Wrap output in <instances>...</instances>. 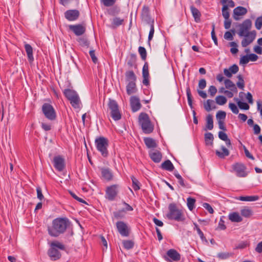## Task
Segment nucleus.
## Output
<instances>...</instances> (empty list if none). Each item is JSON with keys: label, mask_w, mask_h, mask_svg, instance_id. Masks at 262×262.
<instances>
[{"label": "nucleus", "mask_w": 262, "mask_h": 262, "mask_svg": "<svg viewBox=\"0 0 262 262\" xmlns=\"http://www.w3.org/2000/svg\"><path fill=\"white\" fill-rule=\"evenodd\" d=\"M55 168L58 171H62L65 168L64 159L61 156L54 157L53 160Z\"/></svg>", "instance_id": "14"}, {"label": "nucleus", "mask_w": 262, "mask_h": 262, "mask_svg": "<svg viewBox=\"0 0 262 262\" xmlns=\"http://www.w3.org/2000/svg\"><path fill=\"white\" fill-rule=\"evenodd\" d=\"M255 26L257 30H260L262 27V16L258 17L255 21Z\"/></svg>", "instance_id": "56"}, {"label": "nucleus", "mask_w": 262, "mask_h": 262, "mask_svg": "<svg viewBox=\"0 0 262 262\" xmlns=\"http://www.w3.org/2000/svg\"><path fill=\"white\" fill-rule=\"evenodd\" d=\"M107 106L110 116L112 119L114 121H118L121 119L122 115L116 101L110 98Z\"/></svg>", "instance_id": "7"}, {"label": "nucleus", "mask_w": 262, "mask_h": 262, "mask_svg": "<svg viewBox=\"0 0 262 262\" xmlns=\"http://www.w3.org/2000/svg\"><path fill=\"white\" fill-rule=\"evenodd\" d=\"M119 185L114 184L108 186L106 189L105 198L108 201H114L118 193Z\"/></svg>", "instance_id": "11"}, {"label": "nucleus", "mask_w": 262, "mask_h": 262, "mask_svg": "<svg viewBox=\"0 0 262 262\" xmlns=\"http://www.w3.org/2000/svg\"><path fill=\"white\" fill-rule=\"evenodd\" d=\"M139 123L144 134L151 133L154 129V125L151 122L148 115L145 113H141L139 116Z\"/></svg>", "instance_id": "4"}, {"label": "nucleus", "mask_w": 262, "mask_h": 262, "mask_svg": "<svg viewBox=\"0 0 262 262\" xmlns=\"http://www.w3.org/2000/svg\"><path fill=\"white\" fill-rule=\"evenodd\" d=\"M57 249L64 250V246L58 241H54L50 244V248L48 251V254L52 260H56L61 257V253Z\"/></svg>", "instance_id": "5"}, {"label": "nucleus", "mask_w": 262, "mask_h": 262, "mask_svg": "<svg viewBox=\"0 0 262 262\" xmlns=\"http://www.w3.org/2000/svg\"><path fill=\"white\" fill-rule=\"evenodd\" d=\"M77 41L79 45L82 47H88L90 43L87 38L84 37H80L77 39Z\"/></svg>", "instance_id": "49"}, {"label": "nucleus", "mask_w": 262, "mask_h": 262, "mask_svg": "<svg viewBox=\"0 0 262 262\" xmlns=\"http://www.w3.org/2000/svg\"><path fill=\"white\" fill-rule=\"evenodd\" d=\"M195 200L194 198L189 197L187 199V205L188 209L192 211L194 207Z\"/></svg>", "instance_id": "47"}, {"label": "nucleus", "mask_w": 262, "mask_h": 262, "mask_svg": "<svg viewBox=\"0 0 262 262\" xmlns=\"http://www.w3.org/2000/svg\"><path fill=\"white\" fill-rule=\"evenodd\" d=\"M42 113L49 120L53 121L56 118V113L53 106L50 103H45L41 107Z\"/></svg>", "instance_id": "9"}, {"label": "nucleus", "mask_w": 262, "mask_h": 262, "mask_svg": "<svg viewBox=\"0 0 262 262\" xmlns=\"http://www.w3.org/2000/svg\"><path fill=\"white\" fill-rule=\"evenodd\" d=\"M230 254L229 253L221 252V253H218V254H217V257L219 258H221L222 259H227V258H229L230 257Z\"/></svg>", "instance_id": "62"}, {"label": "nucleus", "mask_w": 262, "mask_h": 262, "mask_svg": "<svg viewBox=\"0 0 262 262\" xmlns=\"http://www.w3.org/2000/svg\"><path fill=\"white\" fill-rule=\"evenodd\" d=\"M132 181V187L135 191H137L140 189V182L139 181L133 176L131 177Z\"/></svg>", "instance_id": "42"}, {"label": "nucleus", "mask_w": 262, "mask_h": 262, "mask_svg": "<svg viewBox=\"0 0 262 262\" xmlns=\"http://www.w3.org/2000/svg\"><path fill=\"white\" fill-rule=\"evenodd\" d=\"M247 9L242 6H238L234 9L233 17L235 20H239L242 17L247 14Z\"/></svg>", "instance_id": "18"}, {"label": "nucleus", "mask_w": 262, "mask_h": 262, "mask_svg": "<svg viewBox=\"0 0 262 262\" xmlns=\"http://www.w3.org/2000/svg\"><path fill=\"white\" fill-rule=\"evenodd\" d=\"M226 116V113L223 111H219L216 115V118L217 121H225Z\"/></svg>", "instance_id": "43"}, {"label": "nucleus", "mask_w": 262, "mask_h": 262, "mask_svg": "<svg viewBox=\"0 0 262 262\" xmlns=\"http://www.w3.org/2000/svg\"><path fill=\"white\" fill-rule=\"evenodd\" d=\"M137 91L136 82H128L126 85V93L128 95L136 93Z\"/></svg>", "instance_id": "26"}, {"label": "nucleus", "mask_w": 262, "mask_h": 262, "mask_svg": "<svg viewBox=\"0 0 262 262\" xmlns=\"http://www.w3.org/2000/svg\"><path fill=\"white\" fill-rule=\"evenodd\" d=\"M235 30H231V31H227L225 33L224 37L228 40H232L233 39V34H234Z\"/></svg>", "instance_id": "53"}, {"label": "nucleus", "mask_w": 262, "mask_h": 262, "mask_svg": "<svg viewBox=\"0 0 262 262\" xmlns=\"http://www.w3.org/2000/svg\"><path fill=\"white\" fill-rule=\"evenodd\" d=\"M204 106L205 110L207 112H209L211 110L216 108L214 101L211 99H208L206 102L204 103Z\"/></svg>", "instance_id": "33"}, {"label": "nucleus", "mask_w": 262, "mask_h": 262, "mask_svg": "<svg viewBox=\"0 0 262 262\" xmlns=\"http://www.w3.org/2000/svg\"><path fill=\"white\" fill-rule=\"evenodd\" d=\"M137 59V56L135 54H131L129 56V59L127 61V64L130 67H133L135 64Z\"/></svg>", "instance_id": "52"}, {"label": "nucleus", "mask_w": 262, "mask_h": 262, "mask_svg": "<svg viewBox=\"0 0 262 262\" xmlns=\"http://www.w3.org/2000/svg\"><path fill=\"white\" fill-rule=\"evenodd\" d=\"M142 83L144 85L148 86L149 85V74L148 70V64L147 62H145L142 68Z\"/></svg>", "instance_id": "19"}, {"label": "nucleus", "mask_w": 262, "mask_h": 262, "mask_svg": "<svg viewBox=\"0 0 262 262\" xmlns=\"http://www.w3.org/2000/svg\"><path fill=\"white\" fill-rule=\"evenodd\" d=\"M222 150H223V152L219 151V150H216L215 154L216 155L220 158L223 159L226 156H228L229 155V150L224 146H222Z\"/></svg>", "instance_id": "34"}, {"label": "nucleus", "mask_w": 262, "mask_h": 262, "mask_svg": "<svg viewBox=\"0 0 262 262\" xmlns=\"http://www.w3.org/2000/svg\"><path fill=\"white\" fill-rule=\"evenodd\" d=\"M144 141L145 143V144L148 148H156L157 146V144L156 142V141L149 137H146L144 138Z\"/></svg>", "instance_id": "27"}, {"label": "nucleus", "mask_w": 262, "mask_h": 262, "mask_svg": "<svg viewBox=\"0 0 262 262\" xmlns=\"http://www.w3.org/2000/svg\"><path fill=\"white\" fill-rule=\"evenodd\" d=\"M229 107L230 108L233 113L237 114L239 112L237 106L233 103H229Z\"/></svg>", "instance_id": "57"}, {"label": "nucleus", "mask_w": 262, "mask_h": 262, "mask_svg": "<svg viewBox=\"0 0 262 262\" xmlns=\"http://www.w3.org/2000/svg\"><path fill=\"white\" fill-rule=\"evenodd\" d=\"M249 61L248 55H244L240 59V63L243 64H246Z\"/></svg>", "instance_id": "64"}, {"label": "nucleus", "mask_w": 262, "mask_h": 262, "mask_svg": "<svg viewBox=\"0 0 262 262\" xmlns=\"http://www.w3.org/2000/svg\"><path fill=\"white\" fill-rule=\"evenodd\" d=\"M193 225H194L193 229L196 230L197 233L199 234V235L200 236L201 240L203 242H207V240L206 238L204 236L203 232L201 231V230L199 228L198 225L195 223H193Z\"/></svg>", "instance_id": "39"}, {"label": "nucleus", "mask_w": 262, "mask_h": 262, "mask_svg": "<svg viewBox=\"0 0 262 262\" xmlns=\"http://www.w3.org/2000/svg\"><path fill=\"white\" fill-rule=\"evenodd\" d=\"M149 156L151 159L155 163H159L162 157L161 152L155 149L150 150L149 151Z\"/></svg>", "instance_id": "21"}, {"label": "nucleus", "mask_w": 262, "mask_h": 262, "mask_svg": "<svg viewBox=\"0 0 262 262\" xmlns=\"http://www.w3.org/2000/svg\"><path fill=\"white\" fill-rule=\"evenodd\" d=\"M141 19L142 21L146 24L155 21L150 15L149 7L147 5H144L142 8Z\"/></svg>", "instance_id": "12"}, {"label": "nucleus", "mask_w": 262, "mask_h": 262, "mask_svg": "<svg viewBox=\"0 0 262 262\" xmlns=\"http://www.w3.org/2000/svg\"><path fill=\"white\" fill-rule=\"evenodd\" d=\"M117 230L119 233L124 237H127L129 235V228L124 222L119 221L116 223Z\"/></svg>", "instance_id": "15"}, {"label": "nucleus", "mask_w": 262, "mask_h": 262, "mask_svg": "<svg viewBox=\"0 0 262 262\" xmlns=\"http://www.w3.org/2000/svg\"><path fill=\"white\" fill-rule=\"evenodd\" d=\"M102 177L107 181H111L113 178V174L112 170L106 167H102L100 169Z\"/></svg>", "instance_id": "22"}, {"label": "nucleus", "mask_w": 262, "mask_h": 262, "mask_svg": "<svg viewBox=\"0 0 262 262\" xmlns=\"http://www.w3.org/2000/svg\"><path fill=\"white\" fill-rule=\"evenodd\" d=\"M130 102L133 112H135L140 109L141 104L138 97L136 96H132L130 98Z\"/></svg>", "instance_id": "20"}, {"label": "nucleus", "mask_w": 262, "mask_h": 262, "mask_svg": "<svg viewBox=\"0 0 262 262\" xmlns=\"http://www.w3.org/2000/svg\"><path fill=\"white\" fill-rule=\"evenodd\" d=\"M232 172H234L238 177H246L248 172H247V167L245 165L242 163H235L232 165Z\"/></svg>", "instance_id": "10"}, {"label": "nucleus", "mask_w": 262, "mask_h": 262, "mask_svg": "<svg viewBox=\"0 0 262 262\" xmlns=\"http://www.w3.org/2000/svg\"><path fill=\"white\" fill-rule=\"evenodd\" d=\"M155 21H152L150 23L147 24L150 26V31L148 37V44L150 45V41L152 40L154 33H155V27H154Z\"/></svg>", "instance_id": "36"}, {"label": "nucleus", "mask_w": 262, "mask_h": 262, "mask_svg": "<svg viewBox=\"0 0 262 262\" xmlns=\"http://www.w3.org/2000/svg\"><path fill=\"white\" fill-rule=\"evenodd\" d=\"M239 68L237 65L234 64L230 67L229 69L224 70V74L228 78L232 77V74H235L238 72Z\"/></svg>", "instance_id": "23"}, {"label": "nucleus", "mask_w": 262, "mask_h": 262, "mask_svg": "<svg viewBox=\"0 0 262 262\" xmlns=\"http://www.w3.org/2000/svg\"><path fill=\"white\" fill-rule=\"evenodd\" d=\"M69 28L76 36L82 35L86 31L85 26L83 24L71 25Z\"/></svg>", "instance_id": "17"}, {"label": "nucleus", "mask_w": 262, "mask_h": 262, "mask_svg": "<svg viewBox=\"0 0 262 262\" xmlns=\"http://www.w3.org/2000/svg\"><path fill=\"white\" fill-rule=\"evenodd\" d=\"M206 127L209 130H211L213 128V117L210 114L208 115L206 117Z\"/></svg>", "instance_id": "35"}, {"label": "nucleus", "mask_w": 262, "mask_h": 262, "mask_svg": "<svg viewBox=\"0 0 262 262\" xmlns=\"http://www.w3.org/2000/svg\"><path fill=\"white\" fill-rule=\"evenodd\" d=\"M259 199V196L257 195H251V196H240L238 198H236V200L241 201H248V202H253L258 200Z\"/></svg>", "instance_id": "30"}, {"label": "nucleus", "mask_w": 262, "mask_h": 262, "mask_svg": "<svg viewBox=\"0 0 262 262\" xmlns=\"http://www.w3.org/2000/svg\"><path fill=\"white\" fill-rule=\"evenodd\" d=\"M214 29H215V25L214 24H213L212 25V31L211 32V37H212V39L213 40L215 45H217V37L215 34Z\"/></svg>", "instance_id": "58"}, {"label": "nucleus", "mask_w": 262, "mask_h": 262, "mask_svg": "<svg viewBox=\"0 0 262 262\" xmlns=\"http://www.w3.org/2000/svg\"><path fill=\"white\" fill-rule=\"evenodd\" d=\"M238 35L240 37H244L241 42L243 47H246L251 44L255 39L256 32L255 30L250 31L252 27V21L246 19L238 26Z\"/></svg>", "instance_id": "1"}, {"label": "nucleus", "mask_w": 262, "mask_h": 262, "mask_svg": "<svg viewBox=\"0 0 262 262\" xmlns=\"http://www.w3.org/2000/svg\"><path fill=\"white\" fill-rule=\"evenodd\" d=\"M213 139V136L212 133H207L205 134V141L207 145H212Z\"/></svg>", "instance_id": "38"}, {"label": "nucleus", "mask_w": 262, "mask_h": 262, "mask_svg": "<svg viewBox=\"0 0 262 262\" xmlns=\"http://www.w3.org/2000/svg\"><path fill=\"white\" fill-rule=\"evenodd\" d=\"M237 78L238 79V81L236 83L237 87L241 90H244L245 81L243 76L241 75H238L237 76Z\"/></svg>", "instance_id": "51"}, {"label": "nucleus", "mask_w": 262, "mask_h": 262, "mask_svg": "<svg viewBox=\"0 0 262 262\" xmlns=\"http://www.w3.org/2000/svg\"><path fill=\"white\" fill-rule=\"evenodd\" d=\"M217 92V89L214 85H211L209 88L208 93L211 97H213Z\"/></svg>", "instance_id": "59"}, {"label": "nucleus", "mask_w": 262, "mask_h": 262, "mask_svg": "<svg viewBox=\"0 0 262 262\" xmlns=\"http://www.w3.org/2000/svg\"><path fill=\"white\" fill-rule=\"evenodd\" d=\"M69 193L70 194H71V195L74 199H75L76 200H77V201L80 202V203H84V204H87L86 202L83 200L82 199L80 198H79L78 196H77L75 193H74V192H73L72 191H69Z\"/></svg>", "instance_id": "60"}, {"label": "nucleus", "mask_w": 262, "mask_h": 262, "mask_svg": "<svg viewBox=\"0 0 262 262\" xmlns=\"http://www.w3.org/2000/svg\"><path fill=\"white\" fill-rule=\"evenodd\" d=\"M225 87L227 89H229L230 91L234 93L237 92V89L235 84L230 79H226L224 81Z\"/></svg>", "instance_id": "29"}, {"label": "nucleus", "mask_w": 262, "mask_h": 262, "mask_svg": "<svg viewBox=\"0 0 262 262\" xmlns=\"http://www.w3.org/2000/svg\"><path fill=\"white\" fill-rule=\"evenodd\" d=\"M122 244L124 248L127 250L132 249L134 246V243L131 240H124Z\"/></svg>", "instance_id": "45"}, {"label": "nucleus", "mask_w": 262, "mask_h": 262, "mask_svg": "<svg viewBox=\"0 0 262 262\" xmlns=\"http://www.w3.org/2000/svg\"><path fill=\"white\" fill-rule=\"evenodd\" d=\"M138 52L141 56V59L145 61L146 59L147 52L145 48L143 47H139Z\"/></svg>", "instance_id": "48"}, {"label": "nucleus", "mask_w": 262, "mask_h": 262, "mask_svg": "<svg viewBox=\"0 0 262 262\" xmlns=\"http://www.w3.org/2000/svg\"><path fill=\"white\" fill-rule=\"evenodd\" d=\"M229 219L231 222L237 223L241 222L243 220L242 217L237 212H233L229 214Z\"/></svg>", "instance_id": "32"}, {"label": "nucleus", "mask_w": 262, "mask_h": 262, "mask_svg": "<svg viewBox=\"0 0 262 262\" xmlns=\"http://www.w3.org/2000/svg\"><path fill=\"white\" fill-rule=\"evenodd\" d=\"M64 17L69 21L76 20L80 16V12L78 10L71 9L66 11L64 13Z\"/></svg>", "instance_id": "16"}, {"label": "nucleus", "mask_w": 262, "mask_h": 262, "mask_svg": "<svg viewBox=\"0 0 262 262\" xmlns=\"http://www.w3.org/2000/svg\"><path fill=\"white\" fill-rule=\"evenodd\" d=\"M123 19L116 17L113 19L112 25V27L115 28L121 25L123 22Z\"/></svg>", "instance_id": "41"}, {"label": "nucleus", "mask_w": 262, "mask_h": 262, "mask_svg": "<svg viewBox=\"0 0 262 262\" xmlns=\"http://www.w3.org/2000/svg\"><path fill=\"white\" fill-rule=\"evenodd\" d=\"M95 145L97 149L101 153L103 157H107L108 155L107 147L108 146V140L103 137H100L95 139Z\"/></svg>", "instance_id": "8"}, {"label": "nucleus", "mask_w": 262, "mask_h": 262, "mask_svg": "<svg viewBox=\"0 0 262 262\" xmlns=\"http://www.w3.org/2000/svg\"><path fill=\"white\" fill-rule=\"evenodd\" d=\"M63 93L74 108H77L79 107L80 100L76 91L70 89H67L63 91Z\"/></svg>", "instance_id": "6"}, {"label": "nucleus", "mask_w": 262, "mask_h": 262, "mask_svg": "<svg viewBox=\"0 0 262 262\" xmlns=\"http://www.w3.org/2000/svg\"><path fill=\"white\" fill-rule=\"evenodd\" d=\"M216 103L220 105L225 104L227 101V98L224 96H217L215 98Z\"/></svg>", "instance_id": "44"}, {"label": "nucleus", "mask_w": 262, "mask_h": 262, "mask_svg": "<svg viewBox=\"0 0 262 262\" xmlns=\"http://www.w3.org/2000/svg\"><path fill=\"white\" fill-rule=\"evenodd\" d=\"M219 137L221 140L223 141L227 140V139L228 138L227 135L222 131L219 132Z\"/></svg>", "instance_id": "63"}, {"label": "nucleus", "mask_w": 262, "mask_h": 262, "mask_svg": "<svg viewBox=\"0 0 262 262\" xmlns=\"http://www.w3.org/2000/svg\"><path fill=\"white\" fill-rule=\"evenodd\" d=\"M186 95L187 97L188 103L191 108H193L192 106V98L191 94L190 88L187 86L186 88Z\"/></svg>", "instance_id": "46"}, {"label": "nucleus", "mask_w": 262, "mask_h": 262, "mask_svg": "<svg viewBox=\"0 0 262 262\" xmlns=\"http://www.w3.org/2000/svg\"><path fill=\"white\" fill-rule=\"evenodd\" d=\"M229 46L230 47H232V48H231L230 49V52L232 54H236L238 50V49H237V44L235 42H230L229 43Z\"/></svg>", "instance_id": "54"}, {"label": "nucleus", "mask_w": 262, "mask_h": 262, "mask_svg": "<svg viewBox=\"0 0 262 262\" xmlns=\"http://www.w3.org/2000/svg\"><path fill=\"white\" fill-rule=\"evenodd\" d=\"M69 223V220L66 217L55 219L51 225L48 227V234L52 237L59 236L66 231Z\"/></svg>", "instance_id": "2"}, {"label": "nucleus", "mask_w": 262, "mask_h": 262, "mask_svg": "<svg viewBox=\"0 0 262 262\" xmlns=\"http://www.w3.org/2000/svg\"><path fill=\"white\" fill-rule=\"evenodd\" d=\"M190 8L195 21L196 23L200 22L201 21V16L200 11L193 6H191Z\"/></svg>", "instance_id": "25"}, {"label": "nucleus", "mask_w": 262, "mask_h": 262, "mask_svg": "<svg viewBox=\"0 0 262 262\" xmlns=\"http://www.w3.org/2000/svg\"><path fill=\"white\" fill-rule=\"evenodd\" d=\"M222 15L225 19H228L230 17V13L227 5H224L222 8Z\"/></svg>", "instance_id": "50"}, {"label": "nucleus", "mask_w": 262, "mask_h": 262, "mask_svg": "<svg viewBox=\"0 0 262 262\" xmlns=\"http://www.w3.org/2000/svg\"><path fill=\"white\" fill-rule=\"evenodd\" d=\"M241 213L245 217H249L252 215V211L249 207H245L241 210Z\"/></svg>", "instance_id": "37"}, {"label": "nucleus", "mask_w": 262, "mask_h": 262, "mask_svg": "<svg viewBox=\"0 0 262 262\" xmlns=\"http://www.w3.org/2000/svg\"><path fill=\"white\" fill-rule=\"evenodd\" d=\"M164 258L168 262L171 260L178 261L181 259V255L174 249H170L166 252V255L164 256Z\"/></svg>", "instance_id": "13"}, {"label": "nucleus", "mask_w": 262, "mask_h": 262, "mask_svg": "<svg viewBox=\"0 0 262 262\" xmlns=\"http://www.w3.org/2000/svg\"><path fill=\"white\" fill-rule=\"evenodd\" d=\"M116 1V0H101V3L105 7H111L115 4Z\"/></svg>", "instance_id": "55"}, {"label": "nucleus", "mask_w": 262, "mask_h": 262, "mask_svg": "<svg viewBox=\"0 0 262 262\" xmlns=\"http://www.w3.org/2000/svg\"><path fill=\"white\" fill-rule=\"evenodd\" d=\"M234 100L236 101L239 108L241 110H248L249 109V105L246 102L240 101L238 98H234Z\"/></svg>", "instance_id": "40"}, {"label": "nucleus", "mask_w": 262, "mask_h": 262, "mask_svg": "<svg viewBox=\"0 0 262 262\" xmlns=\"http://www.w3.org/2000/svg\"><path fill=\"white\" fill-rule=\"evenodd\" d=\"M166 216L169 220L177 222H183L185 220L183 211L179 209L175 203H170L168 205V212Z\"/></svg>", "instance_id": "3"}, {"label": "nucleus", "mask_w": 262, "mask_h": 262, "mask_svg": "<svg viewBox=\"0 0 262 262\" xmlns=\"http://www.w3.org/2000/svg\"><path fill=\"white\" fill-rule=\"evenodd\" d=\"M161 168L162 169L169 171H172L174 167L171 162L169 160H167L162 163Z\"/></svg>", "instance_id": "28"}, {"label": "nucleus", "mask_w": 262, "mask_h": 262, "mask_svg": "<svg viewBox=\"0 0 262 262\" xmlns=\"http://www.w3.org/2000/svg\"><path fill=\"white\" fill-rule=\"evenodd\" d=\"M126 80L129 82H136L137 77L133 71H128L126 72L125 74Z\"/></svg>", "instance_id": "31"}, {"label": "nucleus", "mask_w": 262, "mask_h": 262, "mask_svg": "<svg viewBox=\"0 0 262 262\" xmlns=\"http://www.w3.org/2000/svg\"><path fill=\"white\" fill-rule=\"evenodd\" d=\"M203 207L205 208L210 213H213L214 210L209 204L207 203H204L203 204Z\"/></svg>", "instance_id": "61"}, {"label": "nucleus", "mask_w": 262, "mask_h": 262, "mask_svg": "<svg viewBox=\"0 0 262 262\" xmlns=\"http://www.w3.org/2000/svg\"><path fill=\"white\" fill-rule=\"evenodd\" d=\"M24 47L29 61L30 62H33L34 61V57L32 47L30 45L27 43H25Z\"/></svg>", "instance_id": "24"}]
</instances>
